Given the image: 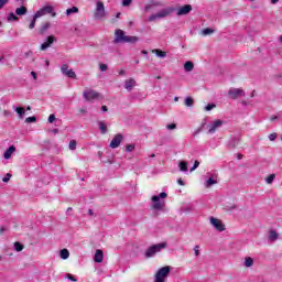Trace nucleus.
<instances>
[{"label": "nucleus", "instance_id": "23", "mask_svg": "<svg viewBox=\"0 0 282 282\" xmlns=\"http://www.w3.org/2000/svg\"><path fill=\"white\" fill-rule=\"evenodd\" d=\"M14 110L18 113V118H20V120H23V118L25 116V108H23V107H15Z\"/></svg>", "mask_w": 282, "mask_h": 282}, {"label": "nucleus", "instance_id": "4", "mask_svg": "<svg viewBox=\"0 0 282 282\" xmlns=\"http://www.w3.org/2000/svg\"><path fill=\"white\" fill-rule=\"evenodd\" d=\"M173 12H175L174 8H171V7L164 8L158 13L150 15L148 21L153 23L154 21H160V19H166V17H171Z\"/></svg>", "mask_w": 282, "mask_h": 282}, {"label": "nucleus", "instance_id": "50", "mask_svg": "<svg viewBox=\"0 0 282 282\" xmlns=\"http://www.w3.org/2000/svg\"><path fill=\"white\" fill-rule=\"evenodd\" d=\"M151 8H153V6L147 4V6L144 7V12H149V10H151Z\"/></svg>", "mask_w": 282, "mask_h": 282}, {"label": "nucleus", "instance_id": "12", "mask_svg": "<svg viewBox=\"0 0 282 282\" xmlns=\"http://www.w3.org/2000/svg\"><path fill=\"white\" fill-rule=\"evenodd\" d=\"M61 72L67 78L76 79V72H74V69H70L69 65L63 64L62 67H61Z\"/></svg>", "mask_w": 282, "mask_h": 282}, {"label": "nucleus", "instance_id": "19", "mask_svg": "<svg viewBox=\"0 0 282 282\" xmlns=\"http://www.w3.org/2000/svg\"><path fill=\"white\" fill-rule=\"evenodd\" d=\"M17 151V147L10 145L9 149L3 153L4 160H10L12 154Z\"/></svg>", "mask_w": 282, "mask_h": 282}, {"label": "nucleus", "instance_id": "35", "mask_svg": "<svg viewBox=\"0 0 282 282\" xmlns=\"http://www.w3.org/2000/svg\"><path fill=\"white\" fill-rule=\"evenodd\" d=\"M274 177H276V175L271 174L265 178L267 184H272V182H274Z\"/></svg>", "mask_w": 282, "mask_h": 282}, {"label": "nucleus", "instance_id": "39", "mask_svg": "<svg viewBox=\"0 0 282 282\" xmlns=\"http://www.w3.org/2000/svg\"><path fill=\"white\" fill-rule=\"evenodd\" d=\"M196 169H199V161H195L194 165L191 167L189 172L193 173Z\"/></svg>", "mask_w": 282, "mask_h": 282}, {"label": "nucleus", "instance_id": "3", "mask_svg": "<svg viewBox=\"0 0 282 282\" xmlns=\"http://www.w3.org/2000/svg\"><path fill=\"white\" fill-rule=\"evenodd\" d=\"M94 19H96V21L107 19V10L105 9V2H102V0H96L95 2Z\"/></svg>", "mask_w": 282, "mask_h": 282}, {"label": "nucleus", "instance_id": "32", "mask_svg": "<svg viewBox=\"0 0 282 282\" xmlns=\"http://www.w3.org/2000/svg\"><path fill=\"white\" fill-rule=\"evenodd\" d=\"M193 105H195V100H193V98H191V97H186L185 98V106L186 107H193Z\"/></svg>", "mask_w": 282, "mask_h": 282}, {"label": "nucleus", "instance_id": "44", "mask_svg": "<svg viewBox=\"0 0 282 282\" xmlns=\"http://www.w3.org/2000/svg\"><path fill=\"white\" fill-rule=\"evenodd\" d=\"M276 138H278V134H276V133H271V134H269V140H270L271 142H274V140H276Z\"/></svg>", "mask_w": 282, "mask_h": 282}, {"label": "nucleus", "instance_id": "34", "mask_svg": "<svg viewBox=\"0 0 282 282\" xmlns=\"http://www.w3.org/2000/svg\"><path fill=\"white\" fill-rule=\"evenodd\" d=\"M126 151L128 153H132V151H135V144H127L126 145Z\"/></svg>", "mask_w": 282, "mask_h": 282}, {"label": "nucleus", "instance_id": "27", "mask_svg": "<svg viewBox=\"0 0 282 282\" xmlns=\"http://www.w3.org/2000/svg\"><path fill=\"white\" fill-rule=\"evenodd\" d=\"M59 257H61V259H63V260L69 259V250H67V249H62V250L59 251Z\"/></svg>", "mask_w": 282, "mask_h": 282}, {"label": "nucleus", "instance_id": "46", "mask_svg": "<svg viewBox=\"0 0 282 282\" xmlns=\"http://www.w3.org/2000/svg\"><path fill=\"white\" fill-rule=\"evenodd\" d=\"M66 279H68V281H74V282H77L78 280H76L75 278H74V275H72V273H67L66 274Z\"/></svg>", "mask_w": 282, "mask_h": 282}, {"label": "nucleus", "instance_id": "7", "mask_svg": "<svg viewBox=\"0 0 282 282\" xmlns=\"http://www.w3.org/2000/svg\"><path fill=\"white\" fill-rule=\"evenodd\" d=\"M226 124V121L221 119H215L212 122H209L206 127L208 135H214V133H217L221 127Z\"/></svg>", "mask_w": 282, "mask_h": 282}, {"label": "nucleus", "instance_id": "21", "mask_svg": "<svg viewBox=\"0 0 282 282\" xmlns=\"http://www.w3.org/2000/svg\"><path fill=\"white\" fill-rule=\"evenodd\" d=\"M15 14L18 15V17H25V14H28V8H25V7H20V8H17L15 9Z\"/></svg>", "mask_w": 282, "mask_h": 282}, {"label": "nucleus", "instance_id": "53", "mask_svg": "<svg viewBox=\"0 0 282 282\" xmlns=\"http://www.w3.org/2000/svg\"><path fill=\"white\" fill-rule=\"evenodd\" d=\"M31 76H32V78H34V80H36V73L35 72H31Z\"/></svg>", "mask_w": 282, "mask_h": 282}, {"label": "nucleus", "instance_id": "57", "mask_svg": "<svg viewBox=\"0 0 282 282\" xmlns=\"http://www.w3.org/2000/svg\"><path fill=\"white\" fill-rule=\"evenodd\" d=\"M141 54H143L144 56H147L149 54L148 51H141Z\"/></svg>", "mask_w": 282, "mask_h": 282}, {"label": "nucleus", "instance_id": "16", "mask_svg": "<svg viewBox=\"0 0 282 282\" xmlns=\"http://www.w3.org/2000/svg\"><path fill=\"white\" fill-rule=\"evenodd\" d=\"M192 11H193V6L185 4V6L176 9V14H177V17H184L186 14H191Z\"/></svg>", "mask_w": 282, "mask_h": 282}, {"label": "nucleus", "instance_id": "26", "mask_svg": "<svg viewBox=\"0 0 282 282\" xmlns=\"http://www.w3.org/2000/svg\"><path fill=\"white\" fill-rule=\"evenodd\" d=\"M98 127L100 133L105 134L107 133V123L105 121H98Z\"/></svg>", "mask_w": 282, "mask_h": 282}, {"label": "nucleus", "instance_id": "51", "mask_svg": "<svg viewBox=\"0 0 282 282\" xmlns=\"http://www.w3.org/2000/svg\"><path fill=\"white\" fill-rule=\"evenodd\" d=\"M177 184L180 185V186H184L185 184H184V181L182 180V178H178L177 180Z\"/></svg>", "mask_w": 282, "mask_h": 282}, {"label": "nucleus", "instance_id": "42", "mask_svg": "<svg viewBox=\"0 0 282 282\" xmlns=\"http://www.w3.org/2000/svg\"><path fill=\"white\" fill-rule=\"evenodd\" d=\"M11 177H12V174L7 173V175L2 178V182L8 183V182H10Z\"/></svg>", "mask_w": 282, "mask_h": 282}, {"label": "nucleus", "instance_id": "24", "mask_svg": "<svg viewBox=\"0 0 282 282\" xmlns=\"http://www.w3.org/2000/svg\"><path fill=\"white\" fill-rule=\"evenodd\" d=\"M193 69H195V64H193V62H191V61L185 62L184 70L185 72H193Z\"/></svg>", "mask_w": 282, "mask_h": 282}, {"label": "nucleus", "instance_id": "48", "mask_svg": "<svg viewBox=\"0 0 282 282\" xmlns=\"http://www.w3.org/2000/svg\"><path fill=\"white\" fill-rule=\"evenodd\" d=\"M195 257H199V246L194 247Z\"/></svg>", "mask_w": 282, "mask_h": 282}, {"label": "nucleus", "instance_id": "30", "mask_svg": "<svg viewBox=\"0 0 282 282\" xmlns=\"http://www.w3.org/2000/svg\"><path fill=\"white\" fill-rule=\"evenodd\" d=\"M13 248L15 252H22L24 246L21 242H14Z\"/></svg>", "mask_w": 282, "mask_h": 282}, {"label": "nucleus", "instance_id": "33", "mask_svg": "<svg viewBox=\"0 0 282 282\" xmlns=\"http://www.w3.org/2000/svg\"><path fill=\"white\" fill-rule=\"evenodd\" d=\"M8 21H19V17H17V14L13 12H10L8 15Z\"/></svg>", "mask_w": 282, "mask_h": 282}, {"label": "nucleus", "instance_id": "6", "mask_svg": "<svg viewBox=\"0 0 282 282\" xmlns=\"http://www.w3.org/2000/svg\"><path fill=\"white\" fill-rule=\"evenodd\" d=\"M171 270L172 268L169 265L159 269L154 275V282H166V279H169V275L171 274Z\"/></svg>", "mask_w": 282, "mask_h": 282}, {"label": "nucleus", "instance_id": "10", "mask_svg": "<svg viewBox=\"0 0 282 282\" xmlns=\"http://www.w3.org/2000/svg\"><path fill=\"white\" fill-rule=\"evenodd\" d=\"M209 224H212L213 228H215V230L218 232H224V230H226V225H224V221L218 218L210 217Z\"/></svg>", "mask_w": 282, "mask_h": 282}, {"label": "nucleus", "instance_id": "20", "mask_svg": "<svg viewBox=\"0 0 282 282\" xmlns=\"http://www.w3.org/2000/svg\"><path fill=\"white\" fill-rule=\"evenodd\" d=\"M152 54H155V56H158V58H166V52H164L160 48L152 50Z\"/></svg>", "mask_w": 282, "mask_h": 282}, {"label": "nucleus", "instance_id": "61", "mask_svg": "<svg viewBox=\"0 0 282 282\" xmlns=\"http://www.w3.org/2000/svg\"><path fill=\"white\" fill-rule=\"evenodd\" d=\"M26 111H32V107L28 106Z\"/></svg>", "mask_w": 282, "mask_h": 282}, {"label": "nucleus", "instance_id": "15", "mask_svg": "<svg viewBox=\"0 0 282 282\" xmlns=\"http://www.w3.org/2000/svg\"><path fill=\"white\" fill-rule=\"evenodd\" d=\"M122 140H124V135L120 133L116 134L110 142V149H118L122 144Z\"/></svg>", "mask_w": 282, "mask_h": 282}, {"label": "nucleus", "instance_id": "17", "mask_svg": "<svg viewBox=\"0 0 282 282\" xmlns=\"http://www.w3.org/2000/svg\"><path fill=\"white\" fill-rule=\"evenodd\" d=\"M138 85V82H135L134 78H129L124 82V89H127V91H132L133 87H135Z\"/></svg>", "mask_w": 282, "mask_h": 282}, {"label": "nucleus", "instance_id": "9", "mask_svg": "<svg viewBox=\"0 0 282 282\" xmlns=\"http://www.w3.org/2000/svg\"><path fill=\"white\" fill-rule=\"evenodd\" d=\"M45 14H51V17H56V13L54 12V7L46 4L40 10L35 12V19H41V17H45Z\"/></svg>", "mask_w": 282, "mask_h": 282}, {"label": "nucleus", "instance_id": "56", "mask_svg": "<svg viewBox=\"0 0 282 282\" xmlns=\"http://www.w3.org/2000/svg\"><path fill=\"white\" fill-rule=\"evenodd\" d=\"M271 3L274 6V4L279 3V0H271Z\"/></svg>", "mask_w": 282, "mask_h": 282}, {"label": "nucleus", "instance_id": "28", "mask_svg": "<svg viewBox=\"0 0 282 282\" xmlns=\"http://www.w3.org/2000/svg\"><path fill=\"white\" fill-rule=\"evenodd\" d=\"M72 14H78V7H73L66 10V17H72Z\"/></svg>", "mask_w": 282, "mask_h": 282}, {"label": "nucleus", "instance_id": "58", "mask_svg": "<svg viewBox=\"0 0 282 282\" xmlns=\"http://www.w3.org/2000/svg\"><path fill=\"white\" fill-rule=\"evenodd\" d=\"M88 214H89L90 216H94V210H93V209H89V210H88Z\"/></svg>", "mask_w": 282, "mask_h": 282}, {"label": "nucleus", "instance_id": "59", "mask_svg": "<svg viewBox=\"0 0 282 282\" xmlns=\"http://www.w3.org/2000/svg\"><path fill=\"white\" fill-rule=\"evenodd\" d=\"M3 115H4V116H10V112H9L8 110H4V111H3Z\"/></svg>", "mask_w": 282, "mask_h": 282}, {"label": "nucleus", "instance_id": "64", "mask_svg": "<svg viewBox=\"0 0 282 282\" xmlns=\"http://www.w3.org/2000/svg\"><path fill=\"white\" fill-rule=\"evenodd\" d=\"M53 133H58V129H54V130H53Z\"/></svg>", "mask_w": 282, "mask_h": 282}, {"label": "nucleus", "instance_id": "54", "mask_svg": "<svg viewBox=\"0 0 282 282\" xmlns=\"http://www.w3.org/2000/svg\"><path fill=\"white\" fill-rule=\"evenodd\" d=\"M79 111H80V113H87V109H85V108H82Z\"/></svg>", "mask_w": 282, "mask_h": 282}, {"label": "nucleus", "instance_id": "31", "mask_svg": "<svg viewBox=\"0 0 282 282\" xmlns=\"http://www.w3.org/2000/svg\"><path fill=\"white\" fill-rule=\"evenodd\" d=\"M214 32H215V30L207 28V29L202 30V35L208 36L210 34H213Z\"/></svg>", "mask_w": 282, "mask_h": 282}, {"label": "nucleus", "instance_id": "14", "mask_svg": "<svg viewBox=\"0 0 282 282\" xmlns=\"http://www.w3.org/2000/svg\"><path fill=\"white\" fill-rule=\"evenodd\" d=\"M54 41H56V37H54V35H48L46 40L41 44L40 50L45 52V50H48V47L54 45Z\"/></svg>", "mask_w": 282, "mask_h": 282}, {"label": "nucleus", "instance_id": "8", "mask_svg": "<svg viewBox=\"0 0 282 282\" xmlns=\"http://www.w3.org/2000/svg\"><path fill=\"white\" fill-rule=\"evenodd\" d=\"M83 96L85 100L88 102H94V100H98L99 98H102V95L91 88H87L84 90Z\"/></svg>", "mask_w": 282, "mask_h": 282}, {"label": "nucleus", "instance_id": "5", "mask_svg": "<svg viewBox=\"0 0 282 282\" xmlns=\"http://www.w3.org/2000/svg\"><path fill=\"white\" fill-rule=\"evenodd\" d=\"M167 246L169 243L166 242L153 245L145 250L144 256L147 257V259H151L154 254H158V252L165 250Z\"/></svg>", "mask_w": 282, "mask_h": 282}, {"label": "nucleus", "instance_id": "2", "mask_svg": "<svg viewBox=\"0 0 282 282\" xmlns=\"http://www.w3.org/2000/svg\"><path fill=\"white\" fill-rule=\"evenodd\" d=\"M140 39L138 36L126 35L124 31L117 29L115 31L113 43H138Z\"/></svg>", "mask_w": 282, "mask_h": 282}, {"label": "nucleus", "instance_id": "63", "mask_svg": "<svg viewBox=\"0 0 282 282\" xmlns=\"http://www.w3.org/2000/svg\"><path fill=\"white\" fill-rule=\"evenodd\" d=\"M120 14H121V13H117V14H116V19H120Z\"/></svg>", "mask_w": 282, "mask_h": 282}, {"label": "nucleus", "instance_id": "22", "mask_svg": "<svg viewBox=\"0 0 282 282\" xmlns=\"http://www.w3.org/2000/svg\"><path fill=\"white\" fill-rule=\"evenodd\" d=\"M178 169L182 173H188V163L186 161H181L178 163Z\"/></svg>", "mask_w": 282, "mask_h": 282}, {"label": "nucleus", "instance_id": "60", "mask_svg": "<svg viewBox=\"0 0 282 282\" xmlns=\"http://www.w3.org/2000/svg\"><path fill=\"white\" fill-rule=\"evenodd\" d=\"M25 56H32V52L25 53Z\"/></svg>", "mask_w": 282, "mask_h": 282}, {"label": "nucleus", "instance_id": "52", "mask_svg": "<svg viewBox=\"0 0 282 282\" xmlns=\"http://www.w3.org/2000/svg\"><path fill=\"white\" fill-rule=\"evenodd\" d=\"M101 111L107 112L109 111V109L107 108V106H101Z\"/></svg>", "mask_w": 282, "mask_h": 282}, {"label": "nucleus", "instance_id": "40", "mask_svg": "<svg viewBox=\"0 0 282 282\" xmlns=\"http://www.w3.org/2000/svg\"><path fill=\"white\" fill-rule=\"evenodd\" d=\"M25 122H26L28 124H30V123H32V122H36V117H28V118L25 119Z\"/></svg>", "mask_w": 282, "mask_h": 282}, {"label": "nucleus", "instance_id": "55", "mask_svg": "<svg viewBox=\"0 0 282 282\" xmlns=\"http://www.w3.org/2000/svg\"><path fill=\"white\" fill-rule=\"evenodd\" d=\"M119 74H120V76H124L126 72H124L123 69H121V70L119 72Z\"/></svg>", "mask_w": 282, "mask_h": 282}, {"label": "nucleus", "instance_id": "45", "mask_svg": "<svg viewBox=\"0 0 282 282\" xmlns=\"http://www.w3.org/2000/svg\"><path fill=\"white\" fill-rule=\"evenodd\" d=\"M100 72H107V69L109 68V66H107V64H100L99 65Z\"/></svg>", "mask_w": 282, "mask_h": 282}, {"label": "nucleus", "instance_id": "41", "mask_svg": "<svg viewBox=\"0 0 282 282\" xmlns=\"http://www.w3.org/2000/svg\"><path fill=\"white\" fill-rule=\"evenodd\" d=\"M166 129H169V131H173L174 129H177V124L170 123V124L166 126Z\"/></svg>", "mask_w": 282, "mask_h": 282}, {"label": "nucleus", "instance_id": "13", "mask_svg": "<svg viewBox=\"0 0 282 282\" xmlns=\"http://www.w3.org/2000/svg\"><path fill=\"white\" fill-rule=\"evenodd\" d=\"M228 94L234 100H237V98H241V96H246V93L241 88H230L228 90Z\"/></svg>", "mask_w": 282, "mask_h": 282}, {"label": "nucleus", "instance_id": "29", "mask_svg": "<svg viewBox=\"0 0 282 282\" xmlns=\"http://www.w3.org/2000/svg\"><path fill=\"white\" fill-rule=\"evenodd\" d=\"M279 239V234L274 230H271L269 232V240L270 241H276Z\"/></svg>", "mask_w": 282, "mask_h": 282}, {"label": "nucleus", "instance_id": "38", "mask_svg": "<svg viewBox=\"0 0 282 282\" xmlns=\"http://www.w3.org/2000/svg\"><path fill=\"white\" fill-rule=\"evenodd\" d=\"M215 107H217L215 104H208L207 106H205V111H213Z\"/></svg>", "mask_w": 282, "mask_h": 282}, {"label": "nucleus", "instance_id": "43", "mask_svg": "<svg viewBox=\"0 0 282 282\" xmlns=\"http://www.w3.org/2000/svg\"><path fill=\"white\" fill-rule=\"evenodd\" d=\"M133 0H122V6H123V8H128V6H131V2H132Z\"/></svg>", "mask_w": 282, "mask_h": 282}, {"label": "nucleus", "instance_id": "36", "mask_svg": "<svg viewBox=\"0 0 282 282\" xmlns=\"http://www.w3.org/2000/svg\"><path fill=\"white\" fill-rule=\"evenodd\" d=\"M36 19H39V18H35V15H33V19L29 25L30 30H34V26L36 25Z\"/></svg>", "mask_w": 282, "mask_h": 282}, {"label": "nucleus", "instance_id": "18", "mask_svg": "<svg viewBox=\"0 0 282 282\" xmlns=\"http://www.w3.org/2000/svg\"><path fill=\"white\" fill-rule=\"evenodd\" d=\"M104 260H105V253L102 252V250L97 249L95 252V262L102 263Z\"/></svg>", "mask_w": 282, "mask_h": 282}, {"label": "nucleus", "instance_id": "11", "mask_svg": "<svg viewBox=\"0 0 282 282\" xmlns=\"http://www.w3.org/2000/svg\"><path fill=\"white\" fill-rule=\"evenodd\" d=\"M218 177L215 173H207V176L205 178V188H210V186H215V184H218Z\"/></svg>", "mask_w": 282, "mask_h": 282}, {"label": "nucleus", "instance_id": "62", "mask_svg": "<svg viewBox=\"0 0 282 282\" xmlns=\"http://www.w3.org/2000/svg\"><path fill=\"white\" fill-rule=\"evenodd\" d=\"M66 213H72V207H68Z\"/></svg>", "mask_w": 282, "mask_h": 282}, {"label": "nucleus", "instance_id": "47", "mask_svg": "<svg viewBox=\"0 0 282 282\" xmlns=\"http://www.w3.org/2000/svg\"><path fill=\"white\" fill-rule=\"evenodd\" d=\"M8 1L10 0H0V10H3V7L8 6Z\"/></svg>", "mask_w": 282, "mask_h": 282}, {"label": "nucleus", "instance_id": "1", "mask_svg": "<svg viewBox=\"0 0 282 282\" xmlns=\"http://www.w3.org/2000/svg\"><path fill=\"white\" fill-rule=\"evenodd\" d=\"M169 194L166 192H161L159 195H153L151 197L150 208L153 213H166V198Z\"/></svg>", "mask_w": 282, "mask_h": 282}, {"label": "nucleus", "instance_id": "49", "mask_svg": "<svg viewBox=\"0 0 282 282\" xmlns=\"http://www.w3.org/2000/svg\"><path fill=\"white\" fill-rule=\"evenodd\" d=\"M54 120H56V116L50 115L48 122L52 124V122H54Z\"/></svg>", "mask_w": 282, "mask_h": 282}, {"label": "nucleus", "instance_id": "25", "mask_svg": "<svg viewBox=\"0 0 282 282\" xmlns=\"http://www.w3.org/2000/svg\"><path fill=\"white\" fill-rule=\"evenodd\" d=\"M254 265V259L250 257L245 258V268H252Z\"/></svg>", "mask_w": 282, "mask_h": 282}, {"label": "nucleus", "instance_id": "37", "mask_svg": "<svg viewBox=\"0 0 282 282\" xmlns=\"http://www.w3.org/2000/svg\"><path fill=\"white\" fill-rule=\"evenodd\" d=\"M68 149H69L70 151H76V141H75V140H72V141L69 142Z\"/></svg>", "mask_w": 282, "mask_h": 282}]
</instances>
